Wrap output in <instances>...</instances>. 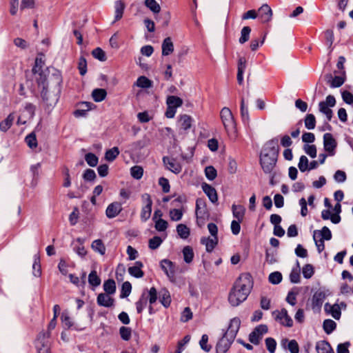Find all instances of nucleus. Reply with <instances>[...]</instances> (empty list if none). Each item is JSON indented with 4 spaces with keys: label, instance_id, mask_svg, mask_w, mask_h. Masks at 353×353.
<instances>
[{
    "label": "nucleus",
    "instance_id": "f257e3e1",
    "mask_svg": "<svg viewBox=\"0 0 353 353\" xmlns=\"http://www.w3.org/2000/svg\"><path fill=\"white\" fill-rule=\"evenodd\" d=\"M36 81L38 88L41 89L40 95L44 108H52L59 101L61 92L63 78L61 72L55 70L49 78L39 73V77H36Z\"/></svg>",
    "mask_w": 353,
    "mask_h": 353
},
{
    "label": "nucleus",
    "instance_id": "f03ea898",
    "mask_svg": "<svg viewBox=\"0 0 353 353\" xmlns=\"http://www.w3.org/2000/svg\"><path fill=\"white\" fill-rule=\"evenodd\" d=\"M253 287L252 276L243 273L235 281L228 294V301L232 307H236L245 301Z\"/></svg>",
    "mask_w": 353,
    "mask_h": 353
},
{
    "label": "nucleus",
    "instance_id": "7ed1b4c3",
    "mask_svg": "<svg viewBox=\"0 0 353 353\" xmlns=\"http://www.w3.org/2000/svg\"><path fill=\"white\" fill-rule=\"evenodd\" d=\"M241 320L238 317L230 320L228 330L224 332L223 336L219 339L216 345V353H226L236 338L239 330Z\"/></svg>",
    "mask_w": 353,
    "mask_h": 353
},
{
    "label": "nucleus",
    "instance_id": "20e7f679",
    "mask_svg": "<svg viewBox=\"0 0 353 353\" xmlns=\"http://www.w3.org/2000/svg\"><path fill=\"white\" fill-rule=\"evenodd\" d=\"M220 115L225 130L228 133L235 132L236 123L231 110L228 108L224 107L221 110Z\"/></svg>",
    "mask_w": 353,
    "mask_h": 353
},
{
    "label": "nucleus",
    "instance_id": "39448f33",
    "mask_svg": "<svg viewBox=\"0 0 353 353\" xmlns=\"http://www.w3.org/2000/svg\"><path fill=\"white\" fill-rule=\"evenodd\" d=\"M335 105L336 99L332 95H328L325 101H321L319 103V112L325 115L328 121H331L333 116V112L331 108L334 107Z\"/></svg>",
    "mask_w": 353,
    "mask_h": 353
},
{
    "label": "nucleus",
    "instance_id": "423d86ee",
    "mask_svg": "<svg viewBox=\"0 0 353 353\" xmlns=\"http://www.w3.org/2000/svg\"><path fill=\"white\" fill-rule=\"evenodd\" d=\"M268 145L270 149V162L268 163L269 165H266V170H271L275 166L279 156V147L278 145V139H274L269 141Z\"/></svg>",
    "mask_w": 353,
    "mask_h": 353
},
{
    "label": "nucleus",
    "instance_id": "0eeeda50",
    "mask_svg": "<svg viewBox=\"0 0 353 353\" xmlns=\"http://www.w3.org/2000/svg\"><path fill=\"white\" fill-rule=\"evenodd\" d=\"M142 200L145 203V205L142 208L141 212V219L142 221L145 222L148 221L152 213V200L149 194L145 193L141 196Z\"/></svg>",
    "mask_w": 353,
    "mask_h": 353
},
{
    "label": "nucleus",
    "instance_id": "6e6552de",
    "mask_svg": "<svg viewBox=\"0 0 353 353\" xmlns=\"http://www.w3.org/2000/svg\"><path fill=\"white\" fill-rule=\"evenodd\" d=\"M273 315L274 319L281 325L289 327L293 325V321L288 314L286 309L283 308L280 311L274 312Z\"/></svg>",
    "mask_w": 353,
    "mask_h": 353
},
{
    "label": "nucleus",
    "instance_id": "1a4fd4ad",
    "mask_svg": "<svg viewBox=\"0 0 353 353\" xmlns=\"http://www.w3.org/2000/svg\"><path fill=\"white\" fill-rule=\"evenodd\" d=\"M336 145V141L332 134L325 133L323 135V147L325 150L330 155L332 156L334 154Z\"/></svg>",
    "mask_w": 353,
    "mask_h": 353
},
{
    "label": "nucleus",
    "instance_id": "9d476101",
    "mask_svg": "<svg viewBox=\"0 0 353 353\" xmlns=\"http://www.w3.org/2000/svg\"><path fill=\"white\" fill-rule=\"evenodd\" d=\"M161 268L172 282L175 281L174 264L168 259H163L160 262Z\"/></svg>",
    "mask_w": 353,
    "mask_h": 353
},
{
    "label": "nucleus",
    "instance_id": "9b49d317",
    "mask_svg": "<svg viewBox=\"0 0 353 353\" xmlns=\"http://www.w3.org/2000/svg\"><path fill=\"white\" fill-rule=\"evenodd\" d=\"M163 162L168 170L174 174H179L181 172L182 167L174 159L169 157H163Z\"/></svg>",
    "mask_w": 353,
    "mask_h": 353
},
{
    "label": "nucleus",
    "instance_id": "f8f14e48",
    "mask_svg": "<svg viewBox=\"0 0 353 353\" xmlns=\"http://www.w3.org/2000/svg\"><path fill=\"white\" fill-rule=\"evenodd\" d=\"M265 333V325H260L256 327L249 335V341L254 345H258L262 339L263 334Z\"/></svg>",
    "mask_w": 353,
    "mask_h": 353
},
{
    "label": "nucleus",
    "instance_id": "ddd939ff",
    "mask_svg": "<svg viewBox=\"0 0 353 353\" xmlns=\"http://www.w3.org/2000/svg\"><path fill=\"white\" fill-rule=\"evenodd\" d=\"M122 204L115 201L108 205L105 210L106 216L109 219L116 217L122 211Z\"/></svg>",
    "mask_w": 353,
    "mask_h": 353
},
{
    "label": "nucleus",
    "instance_id": "4468645a",
    "mask_svg": "<svg viewBox=\"0 0 353 353\" xmlns=\"http://www.w3.org/2000/svg\"><path fill=\"white\" fill-rule=\"evenodd\" d=\"M143 264L141 261H137L134 263V265L128 268V273L135 278L139 279L144 276V272L141 270Z\"/></svg>",
    "mask_w": 353,
    "mask_h": 353
},
{
    "label": "nucleus",
    "instance_id": "2eb2a0df",
    "mask_svg": "<svg viewBox=\"0 0 353 353\" xmlns=\"http://www.w3.org/2000/svg\"><path fill=\"white\" fill-rule=\"evenodd\" d=\"M202 189L212 203H216L217 202L218 195L214 188L209 184L204 183L202 184Z\"/></svg>",
    "mask_w": 353,
    "mask_h": 353
},
{
    "label": "nucleus",
    "instance_id": "dca6fc26",
    "mask_svg": "<svg viewBox=\"0 0 353 353\" xmlns=\"http://www.w3.org/2000/svg\"><path fill=\"white\" fill-rule=\"evenodd\" d=\"M105 293H101L98 295L97 301L100 306L110 307L114 305V299Z\"/></svg>",
    "mask_w": 353,
    "mask_h": 353
},
{
    "label": "nucleus",
    "instance_id": "f3484780",
    "mask_svg": "<svg viewBox=\"0 0 353 353\" xmlns=\"http://www.w3.org/2000/svg\"><path fill=\"white\" fill-rule=\"evenodd\" d=\"M313 239H319L322 241H329L332 239V233L330 229L324 226L321 230H315L313 234Z\"/></svg>",
    "mask_w": 353,
    "mask_h": 353
},
{
    "label": "nucleus",
    "instance_id": "a211bd4d",
    "mask_svg": "<svg viewBox=\"0 0 353 353\" xmlns=\"http://www.w3.org/2000/svg\"><path fill=\"white\" fill-rule=\"evenodd\" d=\"M201 243L205 245V250L208 252H212L216 245L218 244V237H202L201 239Z\"/></svg>",
    "mask_w": 353,
    "mask_h": 353
},
{
    "label": "nucleus",
    "instance_id": "6ab92c4d",
    "mask_svg": "<svg viewBox=\"0 0 353 353\" xmlns=\"http://www.w3.org/2000/svg\"><path fill=\"white\" fill-rule=\"evenodd\" d=\"M325 307L334 319L336 320L340 319L341 315V307L340 305L336 303L332 305L326 304Z\"/></svg>",
    "mask_w": 353,
    "mask_h": 353
},
{
    "label": "nucleus",
    "instance_id": "aec40b11",
    "mask_svg": "<svg viewBox=\"0 0 353 353\" xmlns=\"http://www.w3.org/2000/svg\"><path fill=\"white\" fill-rule=\"evenodd\" d=\"M162 55L168 56L174 51V45L170 37L165 38L162 43Z\"/></svg>",
    "mask_w": 353,
    "mask_h": 353
},
{
    "label": "nucleus",
    "instance_id": "412c9836",
    "mask_svg": "<svg viewBox=\"0 0 353 353\" xmlns=\"http://www.w3.org/2000/svg\"><path fill=\"white\" fill-rule=\"evenodd\" d=\"M318 353H334L330 344L326 341H319L316 345Z\"/></svg>",
    "mask_w": 353,
    "mask_h": 353
},
{
    "label": "nucleus",
    "instance_id": "4be33fe9",
    "mask_svg": "<svg viewBox=\"0 0 353 353\" xmlns=\"http://www.w3.org/2000/svg\"><path fill=\"white\" fill-rule=\"evenodd\" d=\"M14 120V113L9 114L4 120L0 122V130L1 132H6L12 125Z\"/></svg>",
    "mask_w": 353,
    "mask_h": 353
},
{
    "label": "nucleus",
    "instance_id": "5701e85b",
    "mask_svg": "<svg viewBox=\"0 0 353 353\" xmlns=\"http://www.w3.org/2000/svg\"><path fill=\"white\" fill-rule=\"evenodd\" d=\"M170 19V13L168 11L163 12L160 14L155 16V19L157 22L161 23L163 28H165L168 26Z\"/></svg>",
    "mask_w": 353,
    "mask_h": 353
},
{
    "label": "nucleus",
    "instance_id": "b1692460",
    "mask_svg": "<svg viewBox=\"0 0 353 353\" xmlns=\"http://www.w3.org/2000/svg\"><path fill=\"white\" fill-rule=\"evenodd\" d=\"M50 336V333L49 332H40L37 338L36 344H39L41 348L44 349H50L48 341L46 339L49 338Z\"/></svg>",
    "mask_w": 353,
    "mask_h": 353
},
{
    "label": "nucleus",
    "instance_id": "393cba45",
    "mask_svg": "<svg viewBox=\"0 0 353 353\" xmlns=\"http://www.w3.org/2000/svg\"><path fill=\"white\" fill-rule=\"evenodd\" d=\"M125 8V6L123 1L118 0V1H115V3H114V8H115L114 20L115 21H119L122 18Z\"/></svg>",
    "mask_w": 353,
    "mask_h": 353
},
{
    "label": "nucleus",
    "instance_id": "a878e982",
    "mask_svg": "<svg viewBox=\"0 0 353 353\" xmlns=\"http://www.w3.org/2000/svg\"><path fill=\"white\" fill-rule=\"evenodd\" d=\"M101 280L98 276L96 270H92L88 275V283L92 286V290L100 285Z\"/></svg>",
    "mask_w": 353,
    "mask_h": 353
},
{
    "label": "nucleus",
    "instance_id": "bb28decb",
    "mask_svg": "<svg viewBox=\"0 0 353 353\" xmlns=\"http://www.w3.org/2000/svg\"><path fill=\"white\" fill-rule=\"evenodd\" d=\"M107 96V92L103 88H96L92 92V97L95 102L103 101Z\"/></svg>",
    "mask_w": 353,
    "mask_h": 353
},
{
    "label": "nucleus",
    "instance_id": "cd10ccee",
    "mask_svg": "<svg viewBox=\"0 0 353 353\" xmlns=\"http://www.w3.org/2000/svg\"><path fill=\"white\" fill-rule=\"evenodd\" d=\"M166 103L168 106L176 109L183 105V100L179 97L171 95L167 97Z\"/></svg>",
    "mask_w": 353,
    "mask_h": 353
},
{
    "label": "nucleus",
    "instance_id": "c85d7f7f",
    "mask_svg": "<svg viewBox=\"0 0 353 353\" xmlns=\"http://www.w3.org/2000/svg\"><path fill=\"white\" fill-rule=\"evenodd\" d=\"M116 283L112 279H109L103 283V290L106 294H113L116 292Z\"/></svg>",
    "mask_w": 353,
    "mask_h": 353
},
{
    "label": "nucleus",
    "instance_id": "c756f323",
    "mask_svg": "<svg viewBox=\"0 0 353 353\" xmlns=\"http://www.w3.org/2000/svg\"><path fill=\"white\" fill-rule=\"evenodd\" d=\"M176 232L180 238L186 239L190 234V228L185 224L180 223L176 226Z\"/></svg>",
    "mask_w": 353,
    "mask_h": 353
},
{
    "label": "nucleus",
    "instance_id": "7c9ffc66",
    "mask_svg": "<svg viewBox=\"0 0 353 353\" xmlns=\"http://www.w3.org/2000/svg\"><path fill=\"white\" fill-rule=\"evenodd\" d=\"M159 301L165 307H168L171 303L170 292L167 290H161L159 293Z\"/></svg>",
    "mask_w": 353,
    "mask_h": 353
},
{
    "label": "nucleus",
    "instance_id": "2f4dec72",
    "mask_svg": "<svg viewBox=\"0 0 353 353\" xmlns=\"http://www.w3.org/2000/svg\"><path fill=\"white\" fill-rule=\"evenodd\" d=\"M233 216L239 221H242L245 214V208L242 205H232Z\"/></svg>",
    "mask_w": 353,
    "mask_h": 353
},
{
    "label": "nucleus",
    "instance_id": "473e14b6",
    "mask_svg": "<svg viewBox=\"0 0 353 353\" xmlns=\"http://www.w3.org/2000/svg\"><path fill=\"white\" fill-rule=\"evenodd\" d=\"M240 111H241V117L242 121L244 123H248L249 121H250L249 111H248V106H246L245 104V101H244L243 98H242L241 100Z\"/></svg>",
    "mask_w": 353,
    "mask_h": 353
},
{
    "label": "nucleus",
    "instance_id": "72a5a7b5",
    "mask_svg": "<svg viewBox=\"0 0 353 353\" xmlns=\"http://www.w3.org/2000/svg\"><path fill=\"white\" fill-rule=\"evenodd\" d=\"M136 85L141 88H150L152 87V81L145 76H141L137 79Z\"/></svg>",
    "mask_w": 353,
    "mask_h": 353
},
{
    "label": "nucleus",
    "instance_id": "f704fd0d",
    "mask_svg": "<svg viewBox=\"0 0 353 353\" xmlns=\"http://www.w3.org/2000/svg\"><path fill=\"white\" fill-rule=\"evenodd\" d=\"M182 252L185 262L187 263H191L194 258V252L192 248L189 245L185 246Z\"/></svg>",
    "mask_w": 353,
    "mask_h": 353
},
{
    "label": "nucleus",
    "instance_id": "c9c22d12",
    "mask_svg": "<svg viewBox=\"0 0 353 353\" xmlns=\"http://www.w3.org/2000/svg\"><path fill=\"white\" fill-rule=\"evenodd\" d=\"M305 127L307 130H313L316 126V118L313 114H307L304 119Z\"/></svg>",
    "mask_w": 353,
    "mask_h": 353
},
{
    "label": "nucleus",
    "instance_id": "e433bc0d",
    "mask_svg": "<svg viewBox=\"0 0 353 353\" xmlns=\"http://www.w3.org/2000/svg\"><path fill=\"white\" fill-rule=\"evenodd\" d=\"M119 154V150L117 147H113L108 150L105 154V159L110 162L113 161Z\"/></svg>",
    "mask_w": 353,
    "mask_h": 353
},
{
    "label": "nucleus",
    "instance_id": "4c0bfd02",
    "mask_svg": "<svg viewBox=\"0 0 353 353\" xmlns=\"http://www.w3.org/2000/svg\"><path fill=\"white\" fill-rule=\"evenodd\" d=\"M92 248L96 251L100 253L101 255L105 254V246L104 245L102 240L101 239H97L94 240L92 243Z\"/></svg>",
    "mask_w": 353,
    "mask_h": 353
},
{
    "label": "nucleus",
    "instance_id": "58836bf2",
    "mask_svg": "<svg viewBox=\"0 0 353 353\" xmlns=\"http://www.w3.org/2000/svg\"><path fill=\"white\" fill-rule=\"evenodd\" d=\"M201 203V201L200 199H197L196 201V223L198 226L202 227L205 223V218L203 215H200V204Z\"/></svg>",
    "mask_w": 353,
    "mask_h": 353
},
{
    "label": "nucleus",
    "instance_id": "ea45409f",
    "mask_svg": "<svg viewBox=\"0 0 353 353\" xmlns=\"http://www.w3.org/2000/svg\"><path fill=\"white\" fill-rule=\"evenodd\" d=\"M179 122L181 126L184 130H188L191 128L192 125V118L190 116L187 114H183L180 117Z\"/></svg>",
    "mask_w": 353,
    "mask_h": 353
},
{
    "label": "nucleus",
    "instance_id": "a19ab883",
    "mask_svg": "<svg viewBox=\"0 0 353 353\" xmlns=\"http://www.w3.org/2000/svg\"><path fill=\"white\" fill-rule=\"evenodd\" d=\"M144 3L154 14H159L161 11V7L155 0H145Z\"/></svg>",
    "mask_w": 353,
    "mask_h": 353
},
{
    "label": "nucleus",
    "instance_id": "79ce46f5",
    "mask_svg": "<svg viewBox=\"0 0 353 353\" xmlns=\"http://www.w3.org/2000/svg\"><path fill=\"white\" fill-rule=\"evenodd\" d=\"M148 303V297L145 296V293H143L139 298V301H137L135 303L136 308L138 314H141L146 306Z\"/></svg>",
    "mask_w": 353,
    "mask_h": 353
},
{
    "label": "nucleus",
    "instance_id": "37998d69",
    "mask_svg": "<svg viewBox=\"0 0 353 353\" xmlns=\"http://www.w3.org/2000/svg\"><path fill=\"white\" fill-rule=\"evenodd\" d=\"M323 330L327 334H331L336 327V323L331 319H326L323 322Z\"/></svg>",
    "mask_w": 353,
    "mask_h": 353
},
{
    "label": "nucleus",
    "instance_id": "c03bdc74",
    "mask_svg": "<svg viewBox=\"0 0 353 353\" xmlns=\"http://www.w3.org/2000/svg\"><path fill=\"white\" fill-rule=\"evenodd\" d=\"M132 291V285L129 281L123 282L121 286L120 298L124 299L128 297Z\"/></svg>",
    "mask_w": 353,
    "mask_h": 353
},
{
    "label": "nucleus",
    "instance_id": "a18cd8bd",
    "mask_svg": "<svg viewBox=\"0 0 353 353\" xmlns=\"http://www.w3.org/2000/svg\"><path fill=\"white\" fill-rule=\"evenodd\" d=\"M26 143L31 149H34L37 146V140L34 132L28 134L25 139Z\"/></svg>",
    "mask_w": 353,
    "mask_h": 353
},
{
    "label": "nucleus",
    "instance_id": "49530a36",
    "mask_svg": "<svg viewBox=\"0 0 353 353\" xmlns=\"http://www.w3.org/2000/svg\"><path fill=\"white\" fill-rule=\"evenodd\" d=\"M251 28L249 26H244L241 31V37L239 38V43L243 44L247 42L250 39Z\"/></svg>",
    "mask_w": 353,
    "mask_h": 353
},
{
    "label": "nucleus",
    "instance_id": "de8ad7c7",
    "mask_svg": "<svg viewBox=\"0 0 353 353\" xmlns=\"http://www.w3.org/2000/svg\"><path fill=\"white\" fill-rule=\"evenodd\" d=\"M92 55L100 61H105L107 59L105 52L99 47L92 51Z\"/></svg>",
    "mask_w": 353,
    "mask_h": 353
},
{
    "label": "nucleus",
    "instance_id": "09e8293b",
    "mask_svg": "<svg viewBox=\"0 0 353 353\" xmlns=\"http://www.w3.org/2000/svg\"><path fill=\"white\" fill-rule=\"evenodd\" d=\"M85 160L90 167H95L99 162L97 155L92 152L87 153L85 155Z\"/></svg>",
    "mask_w": 353,
    "mask_h": 353
},
{
    "label": "nucleus",
    "instance_id": "8fccbe9b",
    "mask_svg": "<svg viewBox=\"0 0 353 353\" xmlns=\"http://www.w3.org/2000/svg\"><path fill=\"white\" fill-rule=\"evenodd\" d=\"M130 174L134 179L139 180L143 176V169L139 165H134L131 168Z\"/></svg>",
    "mask_w": 353,
    "mask_h": 353
},
{
    "label": "nucleus",
    "instance_id": "3c124183",
    "mask_svg": "<svg viewBox=\"0 0 353 353\" xmlns=\"http://www.w3.org/2000/svg\"><path fill=\"white\" fill-rule=\"evenodd\" d=\"M283 276L280 272H274L269 275L268 280L270 283L274 285L280 283L282 281Z\"/></svg>",
    "mask_w": 353,
    "mask_h": 353
},
{
    "label": "nucleus",
    "instance_id": "603ef678",
    "mask_svg": "<svg viewBox=\"0 0 353 353\" xmlns=\"http://www.w3.org/2000/svg\"><path fill=\"white\" fill-rule=\"evenodd\" d=\"M119 334L123 340L129 341L132 334V329L129 327L122 326L119 329Z\"/></svg>",
    "mask_w": 353,
    "mask_h": 353
},
{
    "label": "nucleus",
    "instance_id": "864d4df0",
    "mask_svg": "<svg viewBox=\"0 0 353 353\" xmlns=\"http://www.w3.org/2000/svg\"><path fill=\"white\" fill-rule=\"evenodd\" d=\"M162 242L163 240L160 236H155L149 240L148 246L151 250H156L161 245Z\"/></svg>",
    "mask_w": 353,
    "mask_h": 353
},
{
    "label": "nucleus",
    "instance_id": "5fc2aeb1",
    "mask_svg": "<svg viewBox=\"0 0 353 353\" xmlns=\"http://www.w3.org/2000/svg\"><path fill=\"white\" fill-rule=\"evenodd\" d=\"M205 174L207 179L210 181L214 180L217 176L216 170L212 165H209L205 168Z\"/></svg>",
    "mask_w": 353,
    "mask_h": 353
},
{
    "label": "nucleus",
    "instance_id": "6e6d98bb",
    "mask_svg": "<svg viewBox=\"0 0 353 353\" xmlns=\"http://www.w3.org/2000/svg\"><path fill=\"white\" fill-rule=\"evenodd\" d=\"M154 223V228L158 232H163L168 227V223L163 219H158Z\"/></svg>",
    "mask_w": 353,
    "mask_h": 353
},
{
    "label": "nucleus",
    "instance_id": "4d7b16f0",
    "mask_svg": "<svg viewBox=\"0 0 353 353\" xmlns=\"http://www.w3.org/2000/svg\"><path fill=\"white\" fill-rule=\"evenodd\" d=\"M183 212L181 209H172L170 211V217L172 221H180L183 216Z\"/></svg>",
    "mask_w": 353,
    "mask_h": 353
},
{
    "label": "nucleus",
    "instance_id": "13d9d810",
    "mask_svg": "<svg viewBox=\"0 0 353 353\" xmlns=\"http://www.w3.org/2000/svg\"><path fill=\"white\" fill-rule=\"evenodd\" d=\"M78 69L79 70V74L81 76H83L87 72V61L85 57H81L79 59L78 63Z\"/></svg>",
    "mask_w": 353,
    "mask_h": 353
},
{
    "label": "nucleus",
    "instance_id": "bf43d9fd",
    "mask_svg": "<svg viewBox=\"0 0 353 353\" xmlns=\"http://www.w3.org/2000/svg\"><path fill=\"white\" fill-rule=\"evenodd\" d=\"M96 178V173L92 169H86L83 174V179L85 181H94Z\"/></svg>",
    "mask_w": 353,
    "mask_h": 353
},
{
    "label": "nucleus",
    "instance_id": "052dcab7",
    "mask_svg": "<svg viewBox=\"0 0 353 353\" xmlns=\"http://www.w3.org/2000/svg\"><path fill=\"white\" fill-rule=\"evenodd\" d=\"M125 273V267L123 264L119 263L116 269V279L118 281H122Z\"/></svg>",
    "mask_w": 353,
    "mask_h": 353
},
{
    "label": "nucleus",
    "instance_id": "680f3d73",
    "mask_svg": "<svg viewBox=\"0 0 353 353\" xmlns=\"http://www.w3.org/2000/svg\"><path fill=\"white\" fill-rule=\"evenodd\" d=\"M290 280L293 283H298L300 281L299 268H293L290 274Z\"/></svg>",
    "mask_w": 353,
    "mask_h": 353
},
{
    "label": "nucleus",
    "instance_id": "e2e57ef3",
    "mask_svg": "<svg viewBox=\"0 0 353 353\" xmlns=\"http://www.w3.org/2000/svg\"><path fill=\"white\" fill-rule=\"evenodd\" d=\"M208 336L207 334H203L201 336V339L199 341L200 346L202 350L205 351L206 352H208L210 351L212 346L210 345H208Z\"/></svg>",
    "mask_w": 353,
    "mask_h": 353
},
{
    "label": "nucleus",
    "instance_id": "0e129e2a",
    "mask_svg": "<svg viewBox=\"0 0 353 353\" xmlns=\"http://www.w3.org/2000/svg\"><path fill=\"white\" fill-rule=\"evenodd\" d=\"M303 150L310 157L315 158L316 157V148L314 145H305Z\"/></svg>",
    "mask_w": 353,
    "mask_h": 353
},
{
    "label": "nucleus",
    "instance_id": "69168bd1",
    "mask_svg": "<svg viewBox=\"0 0 353 353\" xmlns=\"http://www.w3.org/2000/svg\"><path fill=\"white\" fill-rule=\"evenodd\" d=\"M325 39L326 45L330 48L334 42V33L332 30H327L325 32Z\"/></svg>",
    "mask_w": 353,
    "mask_h": 353
},
{
    "label": "nucleus",
    "instance_id": "338daca9",
    "mask_svg": "<svg viewBox=\"0 0 353 353\" xmlns=\"http://www.w3.org/2000/svg\"><path fill=\"white\" fill-rule=\"evenodd\" d=\"M298 167L302 172L306 171L308 169V159L305 156L302 155L300 157Z\"/></svg>",
    "mask_w": 353,
    "mask_h": 353
},
{
    "label": "nucleus",
    "instance_id": "774afa93",
    "mask_svg": "<svg viewBox=\"0 0 353 353\" xmlns=\"http://www.w3.org/2000/svg\"><path fill=\"white\" fill-rule=\"evenodd\" d=\"M159 184L162 187V191L164 193H168L170 192V185L169 181L166 178L161 177L159 179Z\"/></svg>",
    "mask_w": 353,
    "mask_h": 353
}]
</instances>
